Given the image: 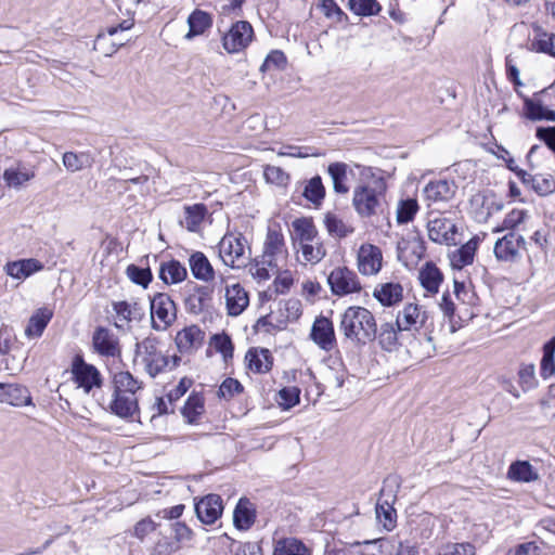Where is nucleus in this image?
Returning a JSON list of instances; mask_svg holds the SVG:
<instances>
[{"instance_id":"obj_1","label":"nucleus","mask_w":555,"mask_h":555,"mask_svg":"<svg viewBox=\"0 0 555 555\" xmlns=\"http://www.w3.org/2000/svg\"><path fill=\"white\" fill-rule=\"evenodd\" d=\"M339 330L348 340L364 346L376 338L377 325L370 310L351 306L341 314Z\"/></svg>"},{"instance_id":"obj_2","label":"nucleus","mask_w":555,"mask_h":555,"mask_svg":"<svg viewBox=\"0 0 555 555\" xmlns=\"http://www.w3.org/2000/svg\"><path fill=\"white\" fill-rule=\"evenodd\" d=\"M135 358L141 361L145 372L151 377L175 369L180 358L177 356L168 357L159 350V340L155 336L145 337L142 341L135 344Z\"/></svg>"},{"instance_id":"obj_3","label":"nucleus","mask_w":555,"mask_h":555,"mask_svg":"<svg viewBox=\"0 0 555 555\" xmlns=\"http://www.w3.org/2000/svg\"><path fill=\"white\" fill-rule=\"evenodd\" d=\"M396 325L399 331L418 332L430 340L429 334L434 328L433 317L429 312L417 304H408L398 312Z\"/></svg>"},{"instance_id":"obj_4","label":"nucleus","mask_w":555,"mask_h":555,"mask_svg":"<svg viewBox=\"0 0 555 555\" xmlns=\"http://www.w3.org/2000/svg\"><path fill=\"white\" fill-rule=\"evenodd\" d=\"M72 379L85 393H94L103 386L101 372L92 364L87 363L82 357L77 356L72 362Z\"/></svg>"},{"instance_id":"obj_5","label":"nucleus","mask_w":555,"mask_h":555,"mask_svg":"<svg viewBox=\"0 0 555 555\" xmlns=\"http://www.w3.org/2000/svg\"><path fill=\"white\" fill-rule=\"evenodd\" d=\"M246 240L242 234H225L219 242V256L231 268H241L249 255L246 253Z\"/></svg>"},{"instance_id":"obj_6","label":"nucleus","mask_w":555,"mask_h":555,"mask_svg":"<svg viewBox=\"0 0 555 555\" xmlns=\"http://www.w3.org/2000/svg\"><path fill=\"white\" fill-rule=\"evenodd\" d=\"M152 326L156 331H165L177 318V308L169 295L157 293L151 299Z\"/></svg>"},{"instance_id":"obj_7","label":"nucleus","mask_w":555,"mask_h":555,"mask_svg":"<svg viewBox=\"0 0 555 555\" xmlns=\"http://www.w3.org/2000/svg\"><path fill=\"white\" fill-rule=\"evenodd\" d=\"M327 284L335 296H347L362 289L357 273L347 267H337L327 276Z\"/></svg>"},{"instance_id":"obj_8","label":"nucleus","mask_w":555,"mask_h":555,"mask_svg":"<svg viewBox=\"0 0 555 555\" xmlns=\"http://www.w3.org/2000/svg\"><path fill=\"white\" fill-rule=\"evenodd\" d=\"M254 38V29L249 22L237 21L222 36V47L228 53H238L246 49Z\"/></svg>"},{"instance_id":"obj_9","label":"nucleus","mask_w":555,"mask_h":555,"mask_svg":"<svg viewBox=\"0 0 555 555\" xmlns=\"http://www.w3.org/2000/svg\"><path fill=\"white\" fill-rule=\"evenodd\" d=\"M525 247L524 236L511 231L495 242L493 251L500 261L516 262L520 259V251Z\"/></svg>"},{"instance_id":"obj_10","label":"nucleus","mask_w":555,"mask_h":555,"mask_svg":"<svg viewBox=\"0 0 555 555\" xmlns=\"http://www.w3.org/2000/svg\"><path fill=\"white\" fill-rule=\"evenodd\" d=\"M427 231L429 238L435 243L446 245L456 244L457 228L453 220L444 216H437L429 219Z\"/></svg>"},{"instance_id":"obj_11","label":"nucleus","mask_w":555,"mask_h":555,"mask_svg":"<svg viewBox=\"0 0 555 555\" xmlns=\"http://www.w3.org/2000/svg\"><path fill=\"white\" fill-rule=\"evenodd\" d=\"M358 270L363 275H376L383 267V253L373 244H362L357 255Z\"/></svg>"},{"instance_id":"obj_12","label":"nucleus","mask_w":555,"mask_h":555,"mask_svg":"<svg viewBox=\"0 0 555 555\" xmlns=\"http://www.w3.org/2000/svg\"><path fill=\"white\" fill-rule=\"evenodd\" d=\"M310 338L320 349L332 351L337 345L333 322L323 315L315 318Z\"/></svg>"},{"instance_id":"obj_13","label":"nucleus","mask_w":555,"mask_h":555,"mask_svg":"<svg viewBox=\"0 0 555 555\" xmlns=\"http://www.w3.org/2000/svg\"><path fill=\"white\" fill-rule=\"evenodd\" d=\"M470 208L479 220H487L494 212L503 209V202L492 192H478L470 198Z\"/></svg>"},{"instance_id":"obj_14","label":"nucleus","mask_w":555,"mask_h":555,"mask_svg":"<svg viewBox=\"0 0 555 555\" xmlns=\"http://www.w3.org/2000/svg\"><path fill=\"white\" fill-rule=\"evenodd\" d=\"M92 346L96 353L106 358L120 356V346L116 335L106 327L95 328L92 335Z\"/></svg>"},{"instance_id":"obj_15","label":"nucleus","mask_w":555,"mask_h":555,"mask_svg":"<svg viewBox=\"0 0 555 555\" xmlns=\"http://www.w3.org/2000/svg\"><path fill=\"white\" fill-rule=\"evenodd\" d=\"M352 204L356 211L362 217L376 214L379 198L376 190L369 185H359L353 191Z\"/></svg>"},{"instance_id":"obj_16","label":"nucleus","mask_w":555,"mask_h":555,"mask_svg":"<svg viewBox=\"0 0 555 555\" xmlns=\"http://www.w3.org/2000/svg\"><path fill=\"white\" fill-rule=\"evenodd\" d=\"M222 499L218 494H208L195 504V513L201 522L211 525L222 515Z\"/></svg>"},{"instance_id":"obj_17","label":"nucleus","mask_w":555,"mask_h":555,"mask_svg":"<svg viewBox=\"0 0 555 555\" xmlns=\"http://www.w3.org/2000/svg\"><path fill=\"white\" fill-rule=\"evenodd\" d=\"M395 546L396 539L393 537L350 543V547L356 548L357 555H392Z\"/></svg>"},{"instance_id":"obj_18","label":"nucleus","mask_w":555,"mask_h":555,"mask_svg":"<svg viewBox=\"0 0 555 555\" xmlns=\"http://www.w3.org/2000/svg\"><path fill=\"white\" fill-rule=\"evenodd\" d=\"M44 266L41 261L35 258L20 259L9 261L3 267L7 275L17 281H24L33 274L43 270Z\"/></svg>"},{"instance_id":"obj_19","label":"nucleus","mask_w":555,"mask_h":555,"mask_svg":"<svg viewBox=\"0 0 555 555\" xmlns=\"http://www.w3.org/2000/svg\"><path fill=\"white\" fill-rule=\"evenodd\" d=\"M248 305V293L241 284L235 283L225 287V307L229 315L242 314Z\"/></svg>"},{"instance_id":"obj_20","label":"nucleus","mask_w":555,"mask_h":555,"mask_svg":"<svg viewBox=\"0 0 555 555\" xmlns=\"http://www.w3.org/2000/svg\"><path fill=\"white\" fill-rule=\"evenodd\" d=\"M109 411L120 418H132L139 413L137 395L113 392Z\"/></svg>"},{"instance_id":"obj_21","label":"nucleus","mask_w":555,"mask_h":555,"mask_svg":"<svg viewBox=\"0 0 555 555\" xmlns=\"http://www.w3.org/2000/svg\"><path fill=\"white\" fill-rule=\"evenodd\" d=\"M456 186L447 180L430 181L424 188V197L428 205L440 202H448L455 194Z\"/></svg>"},{"instance_id":"obj_22","label":"nucleus","mask_w":555,"mask_h":555,"mask_svg":"<svg viewBox=\"0 0 555 555\" xmlns=\"http://www.w3.org/2000/svg\"><path fill=\"white\" fill-rule=\"evenodd\" d=\"M204 339V332L196 325H191L179 331L176 336V345L180 352H191L197 349Z\"/></svg>"},{"instance_id":"obj_23","label":"nucleus","mask_w":555,"mask_h":555,"mask_svg":"<svg viewBox=\"0 0 555 555\" xmlns=\"http://www.w3.org/2000/svg\"><path fill=\"white\" fill-rule=\"evenodd\" d=\"M373 296L383 306L391 307L403 299V287L395 282L379 284L375 287Z\"/></svg>"},{"instance_id":"obj_24","label":"nucleus","mask_w":555,"mask_h":555,"mask_svg":"<svg viewBox=\"0 0 555 555\" xmlns=\"http://www.w3.org/2000/svg\"><path fill=\"white\" fill-rule=\"evenodd\" d=\"M245 363L249 371L263 374L271 370L272 357L268 349L251 348L245 354Z\"/></svg>"},{"instance_id":"obj_25","label":"nucleus","mask_w":555,"mask_h":555,"mask_svg":"<svg viewBox=\"0 0 555 555\" xmlns=\"http://www.w3.org/2000/svg\"><path fill=\"white\" fill-rule=\"evenodd\" d=\"M189 31L184 38L192 40L197 36H202L212 26V17L209 13L202 10H194L188 17Z\"/></svg>"},{"instance_id":"obj_26","label":"nucleus","mask_w":555,"mask_h":555,"mask_svg":"<svg viewBox=\"0 0 555 555\" xmlns=\"http://www.w3.org/2000/svg\"><path fill=\"white\" fill-rule=\"evenodd\" d=\"M189 264L191 272L196 280L209 282L214 279V268L204 253H193L189 259Z\"/></svg>"},{"instance_id":"obj_27","label":"nucleus","mask_w":555,"mask_h":555,"mask_svg":"<svg viewBox=\"0 0 555 555\" xmlns=\"http://www.w3.org/2000/svg\"><path fill=\"white\" fill-rule=\"evenodd\" d=\"M286 249L283 235L278 231H269L262 255L276 263L285 258Z\"/></svg>"},{"instance_id":"obj_28","label":"nucleus","mask_w":555,"mask_h":555,"mask_svg":"<svg viewBox=\"0 0 555 555\" xmlns=\"http://www.w3.org/2000/svg\"><path fill=\"white\" fill-rule=\"evenodd\" d=\"M52 317L53 311L48 307L36 310L28 321L25 328V335L29 338L40 337Z\"/></svg>"},{"instance_id":"obj_29","label":"nucleus","mask_w":555,"mask_h":555,"mask_svg":"<svg viewBox=\"0 0 555 555\" xmlns=\"http://www.w3.org/2000/svg\"><path fill=\"white\" fill-rule=\"evenodd\" d=\"M421 285L430 294H437L443 281L441 271L431 262H427L418 272Z\"/></svg>"},{"instance_id":"obj_30","label":"nucleus","mask_w":555,"mask_h":555,"mask_svg":"<svg viewBox=\"0 0 555 555\" xmlns=\"http://www.w3.org/2000/svg\"><path fill=\"white\" fill-rule=\"evenodd\" d=\"M278 270L279 263L263 255L256 257L249 266V273L258 283L268 281Z\"/></svg>"},{"instance_id":"obj_31","label":"nucleus","mask_w":555,"mask_h":555,"mask_svg":"<svg viewBox=\"0 0 555 555\" xmlns=\"http://www.w3.org/2000/svg\"><path fill=\"white\" fill-rule=\"evenodd\" d=\"M94 163L93 155L88 151L65 152L63 154V165L70 172L81 171L91 168Z\"/></svg>"},{"instance_id":"obj_32","label":"nucleus","mask_w":555,"mask_h":555,"mask_svg":"<svg viewBox=\"0 0 555 555\" xmlns=\"http://www.w3.org/2000/svg\"><path fill=\"white\" fill-rule=\"evenodd\" d=\"M256 518L254 505L247 499H241L234 509V525L240 530L249 529Z\"/></svg>"},{"instance_id":"obj_33","label":"nucleus","mask_w":555,"mask_h":555,"mask_svg":"<svg viewBox=\"0 0 555 555\" xmlns=\"http://www.w3.org/2000/svg\"><path fill=\"white\" fill-rule=\"evenodd\" d=\"M507 477L517 482H531L539 478V474L528 461H515L508 467Z\"/></svg>"},{"instance_id":"obj_34","label":"nucleus","mask_w":555,"mask_h":555,"mask_svg":"<svg viewBox=\"0 0 555 555\" xmlns=\"http://www.w3.org/2000/svg\"><path fill=\"white\" fill-rule=\"evenodd\" d=\"M294 245L298 246L318 240V231L311 220L300 218L293 221Z\"/></svg>"},{"instance_id":"obj_35","label":"nucleus","mask_w":555,"mask_h":555,"mask_svg":"<svg viewBox=\"0 0 555 555\" xmlns=\"http://www.w3.org/2000/svg\"><path fill=\"white\" fill-rule=\"evenodd\" d=\"M534 31L535 35L531 41L530 50L555 57V34L544 31L540 26H535Z\"/></svg>"},{"instance_id":"obj_36","label":"nucleus","mask_w":555,"mask_h":555,"mask_svg":"<svg viewBox=\"0 0 555 555\" xmlns=\"http://www.w3.org/2000/svg\"><path fill=\"white\" fill-rule=\"evenodd\" d=\"M478 243L479 238L475 236L456 249L451 257L452 266L454 268L462 269L463 267L473 263Z\"/></svg>"},{"instance_id":"obj_37","label":"nucleus","mask_w":555,"mask_h":555,"mask_svg":"<svg viewBox=\"0 0 555 555\" xmlns=\"http://www.w3.org/2000/svg\"><path fill=\"white\" fill-rule=\"evenodd\" d=\"M273 555H312L311 550L296 538L276 541Z\"/></svg>"},{"instance_id":"obj_38","label":"nucleus","mask_w":555,"mask_h":555,"mask_svg":"<svg viewBox=\"0 0 555 555\" xmlns=\"http://www.w3.org/2000/svg\"><path fill=\"white\" fill-rule=\"evenodd\" d=\"M114 392L120 393H132L137 392L142 388V383L133 377L128 371H120L114 374L113 377Z\"/></svg>"},{"instance_id":"obj_39","label":"nucleus","mask_w":555,"mask_h":555,"mask_svg":"<svg viewBox=\"0 0 555 555\" xmlns=\"http://www.w3.org/2000/svg\"><path fill=\"white\" fill-rule=\"evenodd\" d=\"M186 269L178 260H170L160 266L159 278L166 284H177L186 278Z\"/></svg>"},{"instance_id":"obj_40","label":"nucleus","mask_w":555,"mask_h":555,"mask_svg":"<svg viewBox=\"0 0 555 555\" xmlns=\"http://www.w3.org/2000/svg\"><path fill=\"white\" fill-rule=\"evenodd\" d=\"M211 300V293L207 286H197L185 300L186 308L193 313L204 311Z\"/></svg>"},{"instance_id":"obj_41","label":"nucleus","mask_w":555,"mask_h":555,"mask_svg":"<svg viewBox=\"0 0 555 555\" xmlns=\"http://www.w3.org/2000/svg\"><path fill=\"white\" fill-rule=\"evenodd\" d=\"M297 251L301 253V258L304 262L318 263L320 262L326 255V249L323 246V243L320 238L304 243L298 246H295Z\"/></svg>"},{"instance_id":"obj_42","label":"nucleus","mask_w":555,"mask_h":555,"mask_svg":"<svg viewBox=\"0 0 555 555\" xmlns=\"http://www.w3.org/2000/svg\"><path fill=\"white\" fill-rule=\"evenodd\" d=\"M555 374V336L543 346V354L540 363V375L547 379Z\"/></svg>"},{"instance_id":"obj_43","label":"nucleus","mask_w":555,"mask_h":555,"mask_svg":"<svg viewBox=\"0 0 555 555\" xmlns=\"http://www.w3.org/2000/svg\"><path fill=\"white\" fill-rule=\"evenodd\" d=\"M376 518L383 528L391 531L397 524V512L388 500H379L376 504Z\"/></svg>"},{"instance_id":"obj_44","label":"nucleus","mask_w":555,"mask_h":555,"mask_svg":"<svg viewBox=\"0 0 555 555\" xmlns=\"http://www.w3.org/2000/svg\"><path fill=\"white\" fill-rule=\"evenodd\" d=\"M525 111L531 120H555V111L546 107L540 100H526Z\"/></svg>"},{"instance_id":"obj_45","label":"nucleus","mask_w":555,"mask_h":555,"mask_svg":"<svg viewBox=\"0 0 555 555\" xmlns=\"http://www.w3.org/2000/svg\"><path fill=\"white\" fill-rule=\"evenodd\" d=\"M398 332H400L396 325V323H383L380 325V330L378 335L376 334V338L378 339V344L386 351H392L398 346Z\"/></svg>"},{"instance_id":"obj_46","label":"nucleus","mask_w":555,"mask_h":555,"mask_svg":"<svg viewBox=\"0 0 555 555\" xmlns=\"http://www.w3.org/2000/svg\"><path fill=\"white\" fill-rule=\"evenodd\" d=\"M348 166L345 163H333L328 166L327 172L333 181V189L336 193L346 194L349 188L346 184Z\"/></svg>"},{"instance_id":"obj_47","label":"nucleus","mask_w":555,"mask_h":555,"mask_svg":"<svg viewBox=\"0 0 555 555\" xmlns=\"http://www.w3.org/2000/svg\"><path fill=\"white\" fill-rule=\"evenodd\" d=\"M206 207L204 204H194L184 208V218L181 223L191 232L198 229L206 215Z\"/></svg>"},{"instance_id":"obj_48","label":"nucleus","mask_w":555,"mask_h":555,"mask_svg":"<svg viewBox=\"0 0 555 555\" xmlns=\"http://www.w3.org/2000/svg\"><path fill=\"white\" fill-rule=\"evenodd\" d=\"M302 195L314 205L321 204L325 196V188L320 176H315L307 181Z\"/></svg>"},{"instance_id":"obj_49","label":"nucleus","mask_w":555,"mask_h":555,"mask_svg":"<svg viewBox=\"0 0 555 555\" xmlns=\"http://www.w3.org/2000/svg\"><path fill=\"white\" fill-rule=\"evenodd\" d=\"M518 384L524 392L530 391L538 386L535 366L533 363H522L517 372Z\"/></svg>"},{"instance_id":"obj_50","label":"nucleus","mask_w":555,"mask_h":555,"mask_svg":"<svg viewBox=\"0 0 555 555\" xmlns=\"http://www.w3.org/2000/svg\"><path fill=\"white\" fill-rule=\"evenodd\" d=\"M5 397H8V400H5L4 403L13 406L33 405V400L28 390L18 385L9 384Z\"/></svg>"},{"instance_id":"obj_51","label":"nucleus","mask_w":555,"mask_h":555,"mask_svg":"<svg viewBox=\"0 0 555 555\" xmlns=\"http://www.w3.org/2000/svg\"><path fill=\"white\" fill-rule=\"evenodd\" d=\"M204 412V399L201 395H191L182 410L183 416L189 423H195Z\"/></svg>"},{"instance_id":"obj_52","label":"nucleus","mask_w":555,"mask_h":555,"mask_svg":"<svg viewBox=\"0 0 555 555\" xmlns=\"http://www.w3.org/2000/svg\"><path fill=\"white\" fill-rule=\"evenodd\" d=\"M34 177V173L26 168L11 167L4 170L3 179L11 188H20Z\"/></svg>"},{"instance_id":"obj_53","label":"nucleus","mask_w":555,"mask_h":555,"mask_svg":"<svg viewBox=\"0 0 555 555\" xmlns=\"http://www.w3.org/2000/svg\"><path fill=\"white\" fill-rule=\"evenodd\" d=\"M348 5L350 11L359 16L377 15L382 10L376 0H349Z\"/></svg>"},{"instance_id":"obj_54","label":"nucleus","mask_w":555,"mask_h":555,"mask_svg":"<svg viewBox=\"0 0 555 555\" xmlns=\"http://www.w3.org/2000/svg\"><path fill=\"white\" fill-rule=\"evenodd\" d=\"M417 210L418 204L416 199L408 198L400 201L397 208V222L404 224L412 221Z\"/></svg>"},{"instance_id":"obj_55","label":"nucleus","mask_w":555,"mask_h":555,"mask_svg":"<svg viewBox=\"0 0 555 555\" xmlns=\"http://www.w3.org/2000/svg\"><path fill=\"white\" fill-rule=\"evenodd\" d=\"M324 224L328 233L337 237H345L352 232L350 227L345 224L341 219L331 212L325 215Z\"/></svg>"},{"instance_id":"obj_56","label":"nucleus","mask_w":555,"mask_h":555,"mask_svg":"<svg viewBox=\"0 0 555 555\" xmlns=\"http://www.w3.org/2000/svg\"><path fill=\"white\" fill-rule=\"evenodd\" d=\"M477 546L472 542H449L441 546L439 555H476Z\"/></svg>"},{"instance_id":"obj_57","label":"nucleus","mask_w":555,"mask_h":555,"mask_svg":"<svg viewBox=\"0 0 555 555\" xmlns=\"http://www.w3.org/2000/svg\"><path fill=\"white\" fill-rule=\"evenodd\" d=\"M113 309L117 317L122 321H132L140 319L142 315L141 308L138 304H129L127 301L114 302Z\"/></svg>"},{"instance_id":"obj_58","label":"nucleus","mask_w":555,"mask_h":555,"mask_svg":"<svg viewBox=\"0 0 555 555\" xmlns=\"http://www.w3.org/2000/svg\"><path fill=\"white\" fill-rule=\"evenodd\" d=\"M531 189L540 196H546L555 192V180L551 175H535L531 179Z\"/></svg>"},{"instance_id":"obj_59","label":"nucleus","mask_w":555,"mask_h":555,"mask_svg":"<svg viewBox=\"0 0 555 555\" xmlns=\"http://www.w3.org/2000/svg\"><path fill=\"white\" fill-rule=\"evenodd\" d=\"M528 217V212L525 209H513L509 211L502 224L500 227H496L493 231L494 232H502L505 230H514L516 229L520 223L525 221V219Z\"/></svg>"},{"instance_id":"obj_60","label":"nucleus","mask_w":555,"mask_h":555,"mask_svg":"<svg viewBox=\"0 0 555 555\" xmlns=\"http://www.w3.org/2000/svg\"><path fill=\"white\" fill-rule=\"evenodd\" d=\"M127 276L135 284L146 287L152 281V272L149 268H140L134 264L128 266Z\"/></svg>"},{"instance_id":"obj_61","label":"nucleus","mask_w":555,"mask_h":555,"mask_svg":"<svg viewBox=\"0 0 555 555\" xmlns=\"http://www.w3.org/2000/svg\"><path fill=\"white\" fill-rule=\"evenodd\" d=\"M286 63H287V60H286L285 54L280 50H273L267 55L260 69L262 72L284 69L286 66Z\"/></svg>"},{"instance_id":"obj_62","label":"nucleus","mask_w":555,"mask_h":555,"mask_svg":"<svg viewBox=\"0 0 555 555\" xmlns=\"http://www.w3.org/2000/svg\"><path fill=\"white\" fill-rule=\"evenodd\" d=\"M299 389L297 387H285L279 391L278 403L284 409H291L299 402Z\"/></svg>"},{"instance_id":"obj_63","label":"nucleus","mask_w":555,"mask_h":555,"mask_svg":"<svg viewBox=\"0 0 555 555\" xmlns=\"http://www.w3.org/2000/svg\"><path fill=\"white\" fill-rule=\"evenodd\" d=\"M263 176L267 182L285 185L289 180V175L284 171L281 167L268 165L264 167Z\"/></svg>"},{"instance_id":"obj_64","label":"nucleus","mask_w":555,"mask_h":555,"mask_svg":"<svg viewBox=\"0 0 555 555\" xmlns=\"http://www.w3.org/2000/svg\"><path fill=\"white\" fill-rule=\"evenodd\" d=\"M212 344L219 353L222 354L224 361L232 359L233 357V344L231 338L225 334L215 335L212 338Z\"/></svg>"}]
</instances>
